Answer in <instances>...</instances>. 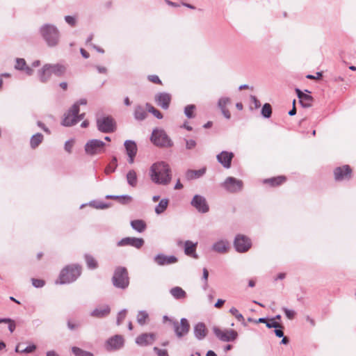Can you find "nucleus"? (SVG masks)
<instances>
[{"instance_id": "31", "label": "nucleus", "mask_w": 356, "mask_h": 356, "mask_svg": "<svg viewBox=\"0 0 356 356\" xmlns=\"http://www.w3.org/2000/svg\"><path fill=\"white\" fill-rule=\"evenodd\" d=\"M147 113L142 106H136L134 112V118L138 121L144 120L147 118Z\"/></svg>"}, {"instance_id": "27", "label": "nucleus", "mask_w": 356, "mask_h": 356, "mask_svg": "<svg viewBox=\"0 0 356 356\" xmlns=\"http://www.w3.org/2000/svg\"><path fill=\"white\" fill-rule=\"evenodd\" d=\"M197 243H193L191 241H186L184 243V252L186 255L191 256L195 259H197L198 256L196 254V248Z\"/></svg>"}, {"instance_id": "2", "label": "nucleus", "mask_w": 356, "mask_h": 356, "mask_svg": "<svg viewBox=\"0 0 356 356\" xmlns=\"http://www.w3.org/2000/svg\"><path fill=\"white\" fill-rule=\"evenodd\" d=\"M39 31L42 39L48 47H54L58 44L60 32L55 25L45 24L40 28Z\"/></svg>"}, {"instance_id": "5", "label": "nucleus", "mask_w": 356, "mask_h": 356, "mask_svg": "<svg viewBox=\"0 0 356 356\" xmlns=\"http://www.w3.org/2000/svg\"><path fill=\"white\" fill-rule=\"evenodd\" d=\"M112 283L115 288L125 289L129 286V277L126 268L118 266L115 269Z\"/></svg>"}, {"instance_id": "52", "label": "nucleus", "mask_w": 356, "mask_h": 356, "mask_svg": "<svg viewBox=\"0 0 356 356\" xmlns=\"http://www.w3.org/2000/svg\"><path fill=\"white\" fill-rule=\"evenodd\" d=\"M208 277H209V272L207 268H204L202 270V280L204 282V284L203 286V289L204 290H206L208 286V283H207Z\"/></svg>"}, {"instance_id": "64", "label": "nucleus", "mask_w": 356, "mask_h": 356, "mask_svg": "<svg viewBox=\"0 0 356 356\" xmlns=\"http://www.w3.org/2000/svg\"><path fill=\"white\" fill-rule=\"evenodd\" d=\"M8 330H10V332L11 333L13 332L16 327V325H15V322L10 319V321L8 322Z\"/></svg>"}, {"instance_id": "36", "label": "nucleus", "mask_w": 356, "mask_h": 356, "mask_svg": "<svg viewBox=\"0 0 356 356\" xmlns=\"http://www.w3.org/2000/svg\"><path fill=\"white\" fill-rule=\"evenodd\" d=\"M43 140V135L40 133L34 134L30 140V145L31 148H36Z\"/></svg>"}, {"instance_id": "7", "label": "nucleus", "mask_w": 356, "mask_h": 356, "mask_svg": "<svg viewBox=\"0 0 356 356\" xmlns=\"http://www.w3.org/2000/svg\"><path fill=\"white\" fill-rule=\"evenodd\" d=\"M97 126L102 133H112L115 129V122L110 116L102 117L97 120Z\"/></svg>"}, {"instance_id": "38", "label": "nucleus", "mask_w": 356, "mask_h": 356, "mask_svg": "<svg viewBox=\"0 0 356 356\" xmlns=\"http://www.w3.org/2000/svg\"><path fill=\"white\" fill-rule=\"evenodd\" d=\"M146 107L148 110V111L154 115V117H156L157 119H162L163 118V114L156 108H155L154 106H152L150 104L147 103Z\"/></svg>"}, {"instance_id": "32", "label": "nucleus", "mask_w": 356, "mask_h": 356, "mask_svg": "<svg viewBox=\"0 0 356 356\" xmlns=\"http://www.w3.org/2000/svg\"><path fill=\"white\" fill-rule=\"evenodd\" d=\"M127 181L131 187H136L138 184L137 174L134 170H130L127 174Z\"/></svg>"}, {"instance_id": "62", "label": "nucleus", "mask_w": 356, "mask_h": 356, "mask_svg": "<svg viewBox=\"0 0 356 356\" xmlns=\"http://www.w3.org/2000/svg\"><path fill=\"white\" fill-rule=\"evenodd\" d=\"M223 116L227 119V120H229L231 118V114H230V112L229 111V110L225 108H220Z\"/></svg>"}, {"instance_id": "43", "label": "nucleus", "mask_w": 356, "mask_h": 356, "mask_svg": "<svg viewBox=\"0 0 356 356\" xmlns=\"http://www.w3.org/2000/svg\"><path fill=\"white\" fill-rule=\"evenodd\" d=\"M229 104H231L230 98L227 97H222L218 99V107L219 108H225Z\"/></svg>"}, {"instance_id": "19", "label": "nucleus", "mask_w": 356, "mask_h": 356, "mask_svg": "<svg viewBox=\"0 0 356 356\" xmlns=\"http://www.w3.org/2000/svg\"><path fill=\"white\" fill-rule=\"evenodd\" d=\"M156 339V335L153 333H143L137 337L136 343L140 346L151 345Z\"/></svg>"}, {"instance_id": "28", "label": "nucleus", "mask_w": 356, "mask_h": 356, "mask_svg": "<svg viewBox=\"0 0 356 356\" xmlns=\"http://www.w3.org/2000/svg\"><path fill=\"white\" fill-rule=\"evenodd\" d=\"M205 172L206 168H202L199 170H188L185 173V177L187 180L191 181L202 177Z\"/></svg>"}, {"instance_id": "24", "label": "nucleus", "mask_w": 356, "mask_h": 356, "mask_svg": "<svg viewBox=\"0 0 356 356\" xmlns=\"http://www.w3.org/2000/svg\"><path fill=\"white\" fill-rule=\"evenodd\" d=\"M296 92L302 107L309 108L312 106L313 97L311 95L304 93L299 88L296 89Z\"/></svg>"}, {"instance_id": "50", "label": "nucleus", "mask_w": 356, "mask_h": 356, "mask_svg": "<svg viewBox=\"0 0 356 356\" xmlns=\"http://www.w3.org/2000/svg\"><path fill=\"white\" fill-rule=\"evenodd\" d=\"M127 313V310L126 309L121 310L118 313V317H117V325H120L122 323V321H124V319L126 317Z\"/></svg>"}, {"instance_id": "33", "label": "nucleus", "mask_w": 356, "mask_h": 356, "mask_svg": "<svg viewBox=\"0 0 356 356\" xmlns=\"http://www.w3.org/2000/svg\"><path fill=\"white\" fill-rule=\"evenodd\" d=\"M132 229L139 233L143 232L146 229V224L143 220H134L131 221Z\"/></svg>"}, {"instance_id": "9", "label": "nucleus", "mask_w": 356, "mask_h": 356, "mask_svg": "<svg viewBox=\"0 0 356 356\" xmlns=\"http://www.w3.org/2000/svg\"><path fill=\"white\" fill-rule=\"evenodd\" d=\"M234 245L238 252H245L251 248L252 243L246 236L238 234L234 238Z\"/></svg>"}, {"instance_id": "48", "label": "nucleus", "mask_w": 356, "mask_h": 356, "mask_svg": "<svg viewBox=\"0 0 356 356\" xmlns=\"http://www.w3.org/2000/svg\"><path fill=\"white\" fill-rule=\"evenodd\" d=\"M229 312L235 316V318L239 321H241V322H243L244 321V317L243 316L238 312V309L235 307H232L230 309H229Z\"/></svg>"}, {"instance_id": "13", "label": "nucleus", "mask_w": 356, "mask_h": 356, "mask_svg": "<svg viewBox=\"0 0 356 356\" xmlns=\"http://www.w3.org/2000/svg\"><path fill=\"white\" fill-rule=\"evenodd\" d=\"M174 331L176 336L178 338H181L186 335L190 330V325L188 320L185 318H182L180 321V323L175 321L172 322Z\"/></svg>"}, {"instance_id": "10", "label": "nucleus", "mask_w": 356, "mask_h": 356, "mask_svg": "<svg viewBox=\"0 0 356 356\" xmlns=\"http://www.w3.org/2000/svg\"><path fill=\"white\" fill-rule=\"evenodd\" d=\"M215 335L222 341H233L238 337V333L234 330H221L217 327L213 328Z\"/></svg>"}, {"instance_id": "29", "label": "nucleus", "mask_w": 356, "mask_h": 356, "mask_svg": "<svg viewBox=\"0 0 356 356\" xmlns=\"http://www.w3.org/2000/svg\"><path fill=\"white\" fill-rule=\"evenodd\" d=\"M49 70H51V74L60 77L65 74L67 67L65 65L60 63L50 64Z\"/></svg>"}, {"instance_id": "4", "label": "nucleus", "mask_w": 356, "mask_h": 356, "mask_svg": "<svg viewBox=\"0 0 356 356\" xmlns=\"http://www.w3.org/2000/svg\"><path fill=\"white\" fill-rule=\"evenodd\" d=\"M150 140L155 146L161 148H169L174 145L165 131L159 128H156L152 131Z\"/></svg>"}, {"instance_id": "56", "label": "nucleus", "mask_w": 356, "mask_h": 356, "mask_svg": "<svg viewBox=\"0 0 356 356\" xmlns=\"http://www.w3.org/2000/svg\"><path fill=\"white\" fill-rule=\"evenodd\" d=\"M153 350L158 356H169L168 353L165 349H160L157 347H154Z\"/></svg>"}, {"instance_id": "14", "label": "nucleus", "mask_w": 356, "mask_h": 356, "mask_svg": "<svg viewBox=\"0 0 356 356\" xmlns=\"http://www.w3.org/2000/svg\"><path fill=\"white\" fill-rule=\"evenodd\" d=\"M334 175L337 181L349 180L351 178L352 170L348 165L337 167L334 170Z\"/></svg>"}, {"instance_id": "22", "label": "nucleus", "mask_w": 356, "mask_h": 356, "mask_svg": "<svg viewBox=\"0 0 356 356\" xmlns=\"http://www.w3.org/2000/svg\"><path fill=\"white\" fill-rule=\"evenodd\" d=\"M229 249V243L227 239H220L215 242L212 246L211 250L219 254H225L228 252Z\"/></svg>"}, {"instance_id": "54", "label": "nucleus", "mask_w": 356, "mask_h": 356, "mask_svg": "<svg viewBox=\"0 0 356 356\" xmlns=\"http://www.w3.org/2000/svg\"><path fill=\"white\" fill-rule=\"evenodd\" d=\"M185 141H186V148L187 149H192L195 147V146H196L195 140H194L193 139H189V140L186 139Z\"/></svg>"}, {"instance_id": "30", "label": "nucleus", "mask_w": 356, "mask_h": 356, "mask_svg": "<svg viewBox=\"0 0 356 356\" xmlns=\"http://www.w3.org/2000/svg\"><path fill=\"white\" fill-rule=\"evenodd\" d=\"M170 293L176 300H182L186 297V291L179 286L172 287L170 290Z\"/></svg>"}, {"instance_id": "23", "label": "nucleus", "mask_w": 356, "mask_h": 356, "mask_svg": "<svg viewBox=\"0 0 356 356\" xmlns=\"http://www.w3.org/2000/svg\"><path fill=\"white\" fill-rule=\"evenodd\" d=\"M154 261L159 266L169 265L177 261V258L173 255L166 256L163 254H158L154 258Z\"/></svg>"}, {"instance_id": "39", "label": "nucleus", "mask_w": 356, "mask_h": 356, "mask_svg": "<svg viewBox=\"0 0 356 356\" xmlns=\"http://www.w3.org/2000/svg\"><path fill=\"white\" fill-rule=\"evenodd\" d=\"M117 161H118L117 158L115 156H113L112 158L111 163L108 165H107L106 168H105L106 174H110L111 172H115V170L118 166Z\"/></svg>"}, {"instance_id": "16", "label": "nucleus", "mask_w": 356, "mask_h": 356, "mask_svg": "<svg viewBox=\"0 0 356 356\" xmlns=\"http://www.w3.org/2000/svg\"><path fill=\"white\" fill-rule=\"evenodd\" d=\"M171 99V95L165 92H159L154 97L156 104L164 110L168 109Z\"/></svg>"}, {"instance_id": "35", "label": "nucleus", "mask_w": 356, "mask_h": 356, "mask_svg": "<svg viewBox=\"0 0 356 356\" xmlns=\"http://www.w3.org/2000/svg\"><path fill=\"white\" fill-rule=\"evenodd\" d=\"M168 203V199H161L159 203L155 207V213L158 215L163 213L166 210Z\"/></svg>"}, {"instance_id": "8", "label": "nucleus", "mask_w": 356, "mask_h": 356, "mask_svg": "<svg viewBox=\"0 0 356 356\" xmlns=\"http://www.w3.org/2000/svg\"><path fill=\"white\" fill-rule=\"evenodd\" d=\"M222 186L228 192L234 193L242 191L243 183L241 179L233 177H228L222 184Z\"/></svg>"}, {"instance_id": "18", "label": "nucleus", "mask_w": 356, "mask_h": 356, "mask_svg": "<svg viewBox=\"0 0 356 356\" xmlns=\"http://www.w3.org/2000/svg\"><path fill=\"white\" fill-rule=\"evenodd\" d=\"M234 156L233 152L222 151L216 156L217 161L220 163L225 168H229L231 167L232 161Z\"/></svg>"}, {"instance_id": "12", "label": "nucleus", "mask_w": 356, "mask_h": 356, "mask_svg": "<svg viewBox=\"0 0 356 356\" xmlns=\"http://www.w3.org/2000/svg\"><path fill=\"white\" fill-rule=\"evenodd\" d=\"M191 204L201 213H206L209 211V206L207 203V201L206 198L202 195H194L191 202Z\"/></svg>"}, {"instance_id": "63", "label": "nucleus", "mask_w": 356, "mask_h": 356, "mask_svg": "<svg viewBox=\"0 0 356 356\" xmlns=\"http://www.w3.org/2000/svg\"><path fill=\"white\" fill-rule=\"evenodd\" d=\"M282 330L283 328H275L274 332L277 337L281 338L284 337V332Z\"/></svg>"}, {"instance_id": "42", "label": "nucleus", "mask_w": 356, "mask_h": 356, "mask_svg": "<svg viewBox=\"0 0 356 356\" xmlns=\"http://www.w3.org/2000/svg\"><path fill=\"white\" fill-rule=\"evenodd\" d=\"M148 318V314L145 311H140L137 315V322L140 325L145 324L146 319Z\"/></svg>"}, {"instance_id": "51", "label": "nucleus", "mask_w": 356, "mask_h": 356, "mask_svg": "<svg viewBox=\"0 0 356 356\" xmlns=\"http://www.w3.org/2000/svg\"><path fill=\"white\" fill-rule=\"evenodd\" d=\"M282 309L289 319H293L295 317L296 312L294 310L289 309L286 307H282Z\"/></svg>"}, {"instance_id": "37", "label": "nucleus", "mask_w": 356, "mask_h": 356, "mask_svg": "<svg viewBox=\"0 0 356 356\" xmlns=\"http://www.w3.org/2000/svg\"><path fill=\"white\" fill-rule=\"evenodd\" d=\"M85 259L88 268L95 269L97 268V262L92 256L90 254H86Z\"/></svg>"}, {"instance_id": "47", "label": "nucleus", "mask_w": 356, "mask_h": 356, "mask_svg": "<svg viewBox=\"0 0 356 356\" xmlns=\"http://www.w3.org/2000/svg\"><path fill=\"white\" fill-rule=\"evenodd\" d=\"M266 325L268 328H284L281 324L274 321L273 318L268 320Z\"/></svg>"}, {"instance_id": "15", "label": "nucleus", "mask_w": 356, "mask_h": 356, "mask_svg": "<svg viewBox=\"0 0 356 356\" xmlns=\"http://www.w3.org/2000/svg\"><path fill=\"white\" fill-rule=\"evenodd\" d=\"M124 346V339L121 335H115L109 338L106 342V348L107 350H116L122 348Z\"/></svg>"}, {"instance_id": "34", "label": "nucleus", "mask_w": 356, "mask_h": 356, "mask_svg": "<svg viewBox=\"0 0 356 356\" xmlns=\"http://www.w3.org/2000/svg\"><path fill=\"white\" fill-rule=\"evenodd\" d=\"M286 180L284 176H278L277 177H272L264 180V184H269L272 186H276L282 184Z\"/></svg>"}, {"instance_id": "59", "label": "nucleus", "mask_w": 356, "mask_h": 356, "mask_svg": "<svg viewBox=\"0 0 356 356\" xmlns=\"http://www.w3.org/2000/svg\"><path fill=\"white\" fill-rule=\"evenodd\" d=\"M148 80L154 83L161 84V81L157 75L148 76Z\"/></svg>"}, {"instance_id": "61", "label": "nucleus", "mask_w": 356, "mask_h": 356, "mask_svg": "<svg viewBox=\"0 0 356 356\" xmlns=\"http://www.w3.org/2000/svg\"><path fill=\"white\" fill-rule=\"evenodd\" d=\"M22 71H24L28 76H31L34 72L32 67L28 66L27 65H25Z\"/></svg>"}, {"instance_id": "17", "label": "nucleus", "mask_w": 356, "mask_h": 356, "mask_svg": "<svg viewBox=\"0 0 356 356\" xmlns=\"http://www.w3.org/2000/svg\"><path fill=\"white\" fill-rule=\"evenodd\" d=\"M145 243L142 238L125 237L119 241L117 243L118 246L129 245L140 249Z\"/></svg>"}, {"instance_id": "44", "label": "nucleus", "mask_w": 356, "mask_h": 356, "mask_svg": "<svg viewBox=\"0 0 356 356\" xmlns=\"http://www.w3.org/2000/svg\"><path fill=\"white\" fill-rule=\"evenodd\" d=\"M72 350L76 356H92L91 353L85 351L77 347H72Z\"/></svg>"}, {"instance_id": "57", "label": "nucleus", "mask_w": 356, "mask_h": 356, "mask_svg": "<svg viewBox=\"0 0 356 356\" xmlns=\"http://www.w3.org/2000/svg\"><path fill=\"white\" fill-rule=\"evenodd\" d=\"M36 349V346L34 344H32L31 346H29L26 347L24 350H21L22 353H31L35 351Z\"/></svg>"}, {"instance_id": "3", "label": "nucleus", "mask_w": 356, "mask_h": 356, "mask_svg": "<svg viewBox=\"0 0 356 356\" xmlns=\"http://www.w3.org/2000/svg\"><path fill=\"white\" fill-rule=\"evenodd\" d=\"M81 273V268L79 265H68L60 273L56 284H65L74 282Z\"/></svg>"}, {"instance_id": "21", "label": "nucleus", "mask_w": 356, "mask_h": 356, "mask_svg": "<svg viewBox=\"0 0 356 356\" xmlns=\"http://www.w3.org/2000/svg\"><path fill=\"white\" fill-rule=\"evenodd\" d=\"M124 145L129 156V163H133L138 150L137 145L134 140H126Z\"/></svg>"}, {"instance_id": "1", "label": "nucleus", "mask_w": 356, "mask_h": 356, "mask_svg": "<svg viewBox=\"0 0 356 356\" xmlns=\"http://www.w3.org/2000/svg\"><path fill=\"white\" fill-rule=\"evenodd\" d=\"M149 176L154 183L166 186L171 181L172 170L168 163L159 161L151 166Z\"/></svg>"}, {"instance_id": "11", "label": "nucleus", "mask_w": 356, "mask_h": 356, "mask_svg": "<svg viewBox=\"0 0 356 356\" xmlns=\"http://www.w3.org/2000/svg\"><path fill=\"white\" fill-rule=\"evenodd\" d=\"M79 113V108H77L76 104H73L72 106L65 113L64 118L62 120V125L65 127H71L77 123V118L76 115Z\"/></svg>"}, {"instance_id": "25", "label": "nucleus", "mask_w": 356, "mask_h": 356, "mask_svg": "<svg viewBox=\"0 0 356 356\" xmlns=\"http://www.w3.org/2000/svg\"><path fill=\"white\" fill-rule=\"evenodd\" d=\"M207 329L203 323H198L194 326V335L198 340L204 339L207 335Z\"/></svg>"}, {"instance_id": "40", "label": "nucleus", "mask_w": 356, "mask_h": 356, "mask_svg": "<svg viewBox=\"0 0 356 356\" xmlns=\"http://www.w3.org/2000/svg\"><path fill=\"white\" fill-rule=\"evenodd\" d=\"M272 114V108L270 104L266 103L261 108V115L265 118H269Z\"/></svg>"}, {"instance_id": "53", "label": "nucleus", "mask_w": 356, "mask_h": 356, "mask_svg": "<svg viewBox=\"0 0 356 356\" xmlns=\"http://www.w3.org/2000/svg\"><path fill=\"white\" fill-rule=\"evenodd\" d=\"M31 281H32V284L35 288H41L44 285V281L42 280L33 278L31 280Z\"/></svg>"}, {"instance_id": "6", "label": "nucleus", "mask_w": 356, "mask_h": 356, "mask_svg": "<svg viewBox=\"0 0 356 356\" xmlns=\"http://www.w3.org/2000/svg\"><path fill=\"white\" fill-rule=\"evenodd\" d=\"M106 144L100 140H89L85 145L84 149L86 154L94 156L102 154L105 152Z\"/></svg>"}, {"instance_id": "58", "label": "nucleus", "mask_w": 356, "mask_h": 356, "mask_svg": "<svg viewBox=\"0 0 356 356\" xmlns=\"http://www.w3.org/2000/svg\"><path fill=\"white\" fill-rule=\"evenodd\" d=\"M65 20L68 24H70V26H74L76 24V19L72 16H70V15L65 16Z\"/></svg>"}, {"instance_id": "26", "label": "nucleus", "mask_w": 356, "mask_h": 356, "mask_svg": "<svg viewBox=\"0 0 356 356\" xmlns=\"http://www.w3.org/2000/svg\"><path fill=\"white\" fill-rule=\"evenodd\" d=\"M49 67L50 64H45L40 70H38V74L39 80L42 83L47 82L51 76V72L49 70Z\"/></svg>"}, {"instance_id": "49", "label": "nucleus", "mask_w": 356, "mask_h": 356, "mask_svg": "<svg viewBox=\"0 0 356 356\" xmlns=\"http://www.w3.org/2000/svg\"><path fill=\"white\" fill-rule=\"evenodd\" d=\"M106 199H114V200H118V199H127V201H131L132 200V197L131 196L129 195H107L106 196Z\"/></svg>"}, {"instance_id": "45", "label": "nucleus", "mask_w": 356, "mask_h": 356, "mask_svg": "<svg viewBox=\"0 0 356 356\" xmlns=\"http://www.w3.org/2000/svg\"><path fill=\"white\" fill-rule=\"evenodd\" d=\"M89 204L98 209H104L108 207V204L103 202L91 201Z\"/></svg>"}, {"instance_id": "41", "label": "nucleus", "mask_w": 356, "mask_h": 356, "mask_svg": "<svg viewBox=\"0 0 356 356\" xmlns=\"http://www.w3.org/2000/svg\"><path fill=\"white\" fill-rule=\"evenodd\" d=\"M195 106L194 104H189L188 106H186L184 108V114L186 115V116L191 119V118H193L195 117V115H194V111L195 110Z\"/></svg>"}, {"instance_id": "55", "label": "nucleus", "mask_w": 356, "mask_h": 356, "mask_svg": "<svg viewBox=\"0 0 356 356\" xmlns=\"http://www.w3.org/2000/svg\"><path fill=\"white\" fill-rule=\"evenodd\" d=\"M74 145V140H67L65 143V150L68 153L72 152V149Z\"/></svg>"}, {"instance_id": "20", "label": "nucleus", "mask_w": 356, "mask_h": 356, "mask_svg": "<svg viewBox=\"0 0 356 356\" xmlns=\"http://www.w3.org/2000/svg\"><path fill=\"white\" fill-rule=\"evenodd\" d=\"M111 308L108 305H102L93 309L90 315L97 318H102L109 315Z\"/></svg>"}, {"instance_id": "46", "label": "nucleus", "mask_w": 356, "mask_h": 356, "mask_svg": "<svg viewBox=\"0 0 356 356\" xmlns=\"http://www.w3.org/2000/svg\"><path fill=\"white\" fill-rule=\"evenodd\" d=\"M26 65V63L24 58H17L15 60V69L17 70L22 71L23 70V68H24Z\"/></svg>"}, {"instance_id": "60", "label": "nucleus", "mask_w": 356, "mask_h": 356, "mask_svg": "<svg viewBox=\"0 0 356 356\" xmlns=\"http://www.w3.org/2000/svg\"><path fill=\"white\" fill-rule=\"evenodd\" d=\"M250 100H251V102L252 104H254V108H258L260 107L261 103H260V102L257 99V98L255 96L251 95L250 96Z\"/></svg>"}]
</instances>
